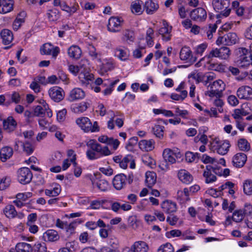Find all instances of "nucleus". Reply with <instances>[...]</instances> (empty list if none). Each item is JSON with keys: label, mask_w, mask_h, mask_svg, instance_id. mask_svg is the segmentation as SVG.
<instances>
[{"label": "nucleus", "mask_w": 252, "mask_h": 252, "mask_svg": "<svg viewBox=\"0 0 252 252\" xmlns=\"http://www.w3.org/2000/svg\"><path fill=\"white\" fill-rule=\"evenodd\" d=\"M3 213L9 219H13L18 215L15 207L12 205H6L3 209Z\"/></svg>", "instance_id": "32"}, {"label": "nucleus", "mask_w": 252, "mask_h": 252, "mask_svg": "<svg viewBox=\"0 0 252 252\" xmlns=\"http://www.w3.org/2000/svg\"><path fill=\"white\" fill-rule=\"evenodd\" d=\"M13 0H0V13L5 14L13 9Z\"/></svg>", "instance_id": "17"}, {"label": "nucleus", "mask_w": 252, "mask_h": 252, "mask_svg": "<svg viewBox=\"0 0 252 252\" xmlns=\"http://www.w3.org/2000/svg\"><path fill=\"white\" fill-rule=\"evenodd\" d=\"M9 100H11V103L14 102L15 103H18L20 101V95L17 92H14L12 94H9Z\"/></svg>", "instance_id": "59"}, {"label": "nucleus", "mask_w": 252, "mask_h": 252, "mask_svg": "<svg viewBox=\"0 0 252 252\" xmlns=\"http://www.w3.org/2000/svg\"><path fill=\"white\" fill-rule=\"evenodd\" d=\"M207 63H212L214 58H218L223 59L220 48H213L210 52L205 56Z\"/></svg>", "instance_id": "19"}, {"label": "nucleus", "mask_w": 252, "mask_h": 252, "mask_svg": "<svg viewBox=\"0 0 252 252\" xmlns=\"http://www.w3.org/2000/svg\"><path fill=\"white\" fill-rule=\"evenodd\" d=\"M157 175L154 172H147L146 173V184L149 188H151L156 184Z\"/></svg>", "instance_id": "29"}, {"label": "nucleus", "mask_w": 252, "mask_h": 252, "mask_svg": "<svg viewBox=\"0 0 252 252\" xmlns=\"http://www.w3.org/2000/svg\"><path fill=\"white\" fill-rule=\"evenodd\" d=\"M199 155L200 154L197 153H193L189 151L187 152L185 154L186 160L188 162L191 163L196 159H198Z\"/></svg>", "instance_id": "42"}, {"label": "nucleus", "mask_w": 252, "mask_h": 252, "mask_svg": "<svg viewBox=\"0 0 252 252\" xmlns=\"http://www.w3.org/2000/svg\"><path fill=\"white\" fill-rule=\"evenodd\" d=\"M221 56H223V60L227 59L230 55L231 51L230 49L226 46H222L220 48Z\"/></svg>", "instance_id": "56"}, {"label": "nucleus", "mask_w": 252, "mask_h": 252, "mask_svg": "<svg viewBox=\"0 0 252 252\" xmlns=\"http://www.w3.org/2000/svg\"><path fill=\"white\" fill-rule=\"evenodd\" d=\"M161 207L165 213L170 215L176 212L177 209L176 203L169 200L163 201Z\"/></svg>", "instance_id": "14"}, {"label": "nucleus", "mask_w": 252, "mask_h": 252, "mask_svg": "<svg viewBox=\"0 0 252 252\" xmlns=\"http://www.w3.org/2000/svg\"><path fill=\"white\" fill-rule=\"evenodd\" d=\"M243 190L247 195H251L252 194V181L248 179L245 181L243 183Z\"/></svg>", "instance_id": "41"}, {"label": "nucleus", "mask_w": 252, "mask_h": 252, "mask_svg": "<svg viewBox=\"0 0 252 252\" xmlns=\"http://www.w3.org/2000/svg\"><path fill=\"white\" fill-rule=\"evenodd\" d=\"M249 114L244 109H236L232 115L235 120H244L243 116H246Z\"/></svg>", "instance_id": "39"}, {"label": "nucleus", "mask_w": 252, "mask_h": 252, "mask_svg": "<svg viewBox=\"0 0 252 252\" xmlns=\"http://www.w3.org/2000/svg\"><path fill=\"white\" fill-rule=\"evenodd\" d=\"M17 180L23 185L30 183L32 178V173L28 167L20 168L17 172Z\"/></svg>", "instance_id": "4"}, {"label": "nucleus", "mask_w": 252, "mask_h": 252, "mask_svg": "<svg viewBox=\"0 0 252 252\" xmlns=\"http://www.w3.org/2000/svg\"><path fill=\"white\" fill-rule=\"evenodd\" d=\"M237 146L240 151L248 152L251 149V145L245 138L240 139L237 142Z\"/></svg>", "instance_id": "35"}, {"label": "nucleus", "mask_w": 252, "mask_h": 252, "mask_svg": "<svg viewBox=\"0 0 252 252\" xmlns=\"http://www.w3.org/2000/svg\"><path fill=\"white\" fill-rule=\"evenodd\" d=\"M90 71L88 61L82 59L80 61V82L82 86L88 88H93L94 75Z\"/></svg>", "instance_id": "1"}, {"label": "nucleus", "mask_w": 252, "mask_h": 252, "mask_svg": "<svg viewBox=\"0 0 252 252\" xmlns=\"http://www.w3.org/2000/svg\"><path fill=\"white\" fill-rule=\"evenodd\" d=\"M154 143L155 142L153 140H142L139 142L138 144L139 148L142 150L145 151H150L154 149Z\"/></svg>", "instance_id": "28"}, {"label": "nucleus", "mask_w": 252, "mask_h": 252, "mask_svg": "<svg viewBox=\"0 0 252 252\" xmlns=\"http://www.w3.org/2000/svg\"><path fill=\"white\" fill-rule=\"evenodd\" d=\"M60 48L56 46L54 47L50 43H45L40 48V52L42 55H51L56 59L60 53Z\"/></svg>", "instance_id": "7"}, {"label": "nucleus", "mask_w": 252, "mask_h": 252, "mask_svg": "<svg viewBox=\"0 0 252 252\" xmlns=\"http://www.w3.org/2000/svg\"><path fill=\"white\" fill-rule=\"evenodd\" d=\"M123 20L121 18L111 17L109 19L107 25L108 30L112 32H116L120 30Z\"/></svg>", "instance_id": "10"}, {"label": "nucleus", "mask_w": 252, "mask_h": 252, "mask_svg": "<svg viewBox=\"0 0 252 252\" xmlns=\"http://www.w3.org/2000/svg\"><path fill=\"white\" fill-rule=\"evenodd\" d=\"M43 238L45 241L53 242L58 240L60 236L57 231L50 229L43 233Z\"/></svg>", "instance_id": "21"}, {"label": "nucleus", "mask_w": 252, "mask_h": 252, "mask_svg": "<svg viewBox=\"0 0 252 252\" xmlns=\"http://www.w3.org/2000/svg\"><path fill=\"white\" fill-rule=\"evenodd\" d=\"M238 38L234 32H229L223 36L220 35L216 41L218 45L223 44L225 45H232L238 41Z\"/></svg>", "instance_id": "5"}, {"label": "nucleus", "mask_w": 252, "mask_h": 252, "mask_svg": "<svg viewBox=\"0 0 252 252\" xmlns=\"http://www.w3.org/2000/svg\"><path fill=\"white\" fill-rule=\"evenodd\" d=\"M164 27L159 29L158 33L157 34V35H159V34L161 35L163 40L165 41H168L171 38L170 33L171 31L172 27H169L167 24H164Z\"/></svg>", "instance_id": "20"}, {"label": "nucleus", "mask_w": 252, "mask_h": 252, "mask_svg": "<svg viewBox=\"0 0 252 252\" xmlns=\"http://www.w3.org/2000/svg\"><path fill=\"white\" fill-rule=\"evenodd\" d=\"M0 36L2 39V42L5 45L10 44L13 40V34L9 30L4 29L0 32Z\"/></svg>", "instance_id": "26"}, {"label": "nucleus", "mask_w": 252, "mask_h": 252, "mask_svg": "<svg viewBox=\"0 0 252 252\" xmlns=\"http://www.w3.org/2000/svg\"><path fill=\"white\" fill-rule=\"evenodd\" d=\"M216 143L218 144L217 151L219 154L224 155H225L229 151L230 146L228 141H220L215 140Z\"/></svg>", "instance_id": "18"}, {"label": "nucleus", "mask_w": 252, "mask_h": 252, "mask_svg": "<svg viewBox=\"0 0 252 252\" xmlns=\"http://www.w3.org/2000/svg\"><path fill=\"white\" fill-rule=\"evenodd\" d=\"M79 221L78 220L70 222L69 224L67 223L65 230L69 234H72L75 232V230L78 226Z\"/></svg>", "instance_id": "40"}, {"label": "nucleus", "mask_w": 252, "mask_h": 252, "mask_svg": "<svg viewBox=\"0 0 252 252\" xmlns=\"http://www.w3.org/2000/svg\"><path fill=\"white\" fill-rule=\"evenodd\" d=\"M191 54L192 52L189 47L184 46L180 51V58L181 60L188 61V62L192 64L196 61V58H193Z\"/></svg>", "instance_id": "12"}, {"label": "nucleus", "mask_w": 252, "mask_h": 252, "mask_svg": "<svg viewBox=\"0 0 252 252\" xmlns=\"http://www.w3.org/2000/svg\"><path fill=\"white\" fill-rule=\"evenodd\" d=\"M179 179L184 183L188 184L192 182L193 178L191 174L186 170H181L178 172Z\"/></svg>", "instance_id": "25"}, {"label": "nucleus", "mask_w": 252, "mask_h": 252, "mask_svg": "<svg viewBox=\"0 0 252 252\" xmlns=\"http://www.w3.org/2000/svg\"><path fill=\"white\" fill-rule=\"evenodd\" d=\"M10 179L9 177L3 178L0 181V190L6 189L10 185Z\"/></svg>", "instance_id": "57"}, {"label": "nucleus", "mask_w": 252, "mask_h": 252, "mask_svg": "<svg viewBox=\"0 0 252 252\" xmlns=\"http://www.w3.org/2000/svg\"><path fill=\"white\" fill-rule=\"evenodd\" d=\"M163 158L166 162H169L171 164L175 163L176 159L174 157L173 150L170 149H165L164 150L162 153Z\"/></svg>", "instance_id": "30"}, {"label": "nucleus", "mask_w": 252, "mask_h": 252, "mask_svg": "<svg viewBox=\"0 0 252 252\" xmlns=\"http://www.w3.org/2000/svg\"><path fill=\"white\" fill-rule=\"evenodd\" d=\"M66 114V110L65 109H63L59 111L57 114V121L59 122H62L64 121L65 119Z\"/></svg>", "instance_id": "61"}, {"label": "nucleus", "mask_w": 252, "mask_h": 252, "mask_svg": "<svg viewBox=\"0 0 252 252\" xmlns=\"http://www.w3.org/2000/svg\"><path fill=\"white\" fill-rule=\"evenodd\" d=\"M142 161L146 165L152 168H154L156 166L155 160L148 155L143 156L142 157Z\"/></svg>", "instance_id": "44"}, {"label": "nucleus", "mask_w": 252, "mask_h": 252, "mask_svg": "<svg viewBox=\"0 0 252 252\" xmlns=\"http://www.w3.org/2000/svg\"><path fill=\"white\" fill-rule=\"evenodd\" d=\"M237 95L241 99L251 100L252 99V89L248 86H241L237 91Z\"/></svg>", "instance_id": "9"}, {"label": "nucleus", "mask_w": 252, "mask_h": 252, "mask_svg": "<svg viewBox=\"0 0 252 252\" xmlns=\"http://www.w3.org/2000/svg\"><path fill=\"white\" fill-rule=\"evenodd\" d=\"M158 252H174V249L170 243H167L159 247Z\"/></svg>", "instance_id": "50"}, {"label": "nucleus", "mask_w": 252, "mask_h": 252, "mask_svg": "<svg viewBox=\"0 0 252 252\" xmlns=\"http://www.w3.org/2000/svg\"><path fill=\"white\" fill-rule=\"evenodd\" d=\"M68 100L70 101H74L79 99V88L73 89L69 94Z\"/></svg>", "instance_id": "52"}, {"label": "nucleus", "mask_w": 252, "mask_h": 252, "mask_svg": "<svg viewBox=\"0 0 252 252\" xmlns=\"http://www.w3.org/2000/svg\"><path fill=\"white\" fill-rule=\"evenodd\" d=\"M9 94L5 95H0V105L9 106L11 104V100H9Z\"/></svg>", "instance_id": "54"}, {"label": "nucleus", "mask_w": 252, "mask_h": 252, "mask_svg": "<svg viewBox=\"0 0 252 252\" xmlns=\"http://www.w3.org/2000/svg\"><path fill=\"white\" fill-rule=\"evenodd\" d=\"M143 1L140 0H135L132 1L130 5V8L132 13L137 15L141 14L143 12L142 8Z\"/></svg>", "instance_id": "23"}, {"label": "nucleus", "mask_w": 252, "mask_h": 252, "mask_svg": "<svg viewBox=\"0 0 252 252\" xmlns=\"http://www.w3.org/2000/svg\"><path fill=\"white\" fill-rule=\"evenodd\" d=\"M189 114L187 110H181L178 107L175 108V116H180L183 119H188Z\"/></svg>", "instance_id": "47"}, {"label": "nucleus", "mask_w": 252, "mask_h": 252, "mask_svg": "<svg viewBox=\"0 0 252 252\" xmlns=\"http://www.w3.org/2000/svg\"><path fill=\"white\" fill-rule=\"evenodd\" d=\"M240 55L236 61L238 64L242 67H246L250 65L252 61V55L248 52V50L245 48H240L238 49Z\"/></svg>", "instance_id": "3"}, {"label": "nucleus", "mask_w": 252, "mask_h": 252, "mask_svg": "<svg viewBox=\"0 0 252 252\" xmlns=\"http://www.w3.org/2000/svg\"><path fill=\"white\" fill-rule=\"evenodd\" d=\"M247 160V155L242 153H238L234 156L232 158V163L236 168L243 167Z\"/></svg>", "instance_id": "13"}, {"label": "nucleus", "mask_w": 252, "mask_h": 252, "mask_svg": "<svg viewBox=\"0 0 252 252\" xmlns=\"http://www.w3.org/2000/svg\"><path fill=\"white\" fill-rule=\"evenodd\" d=\"M211 65V66L212 67V68L215 70L220 71V72H223L225 70V66L222 64H218V63H213V61L212 62V63H209Z\"/></svg>", "instance_id": "63"}, {"label": "nucleus", "mask_w": 252, "mask_h": 252, "mask_svg": "<svg viewBox=\"0 0 252 252\" xmlns=\"http://www.w3.org/2000/svg\"><path fill=\"white\" fill-rule=\"evenodd\" d=\"M158 4L154 2L153 0H147L144 5V9L148 14H152L158 8Z\"/></svg>", "instance_id": "22"}, {"label": "nucleus", "mask_w": 252, "mask_h": 252, "mask_svg": "<svg viewBox=\"0 0 252 252\" xmlns=\"http://www.w3.org/2000/svg\"><path fill=\"white\" fill-rule=\"evenodd\" d=\"M108 244L112 249H116L119 245V240L115 236H110L108 239Z\"/></svg>", "instance_id": "55"}, {"label": "nucleus", "mask_w": 252, "mask_h": 252, "mask_svg": "<svg viewBox=\"0 0 252 252\" xmlns=\"http://www.w3.org/2000/svg\"><path fill=\"white\" fill-rule=\"evenodd\" d=\"M32 195V193H19L16 195V198L22 201H25L27 199L30 197Z\"/></svg>", "instance_id": "62"}, {"label": "nucleus", "mask_w": 252, "mask_h": 252, "mask_svg": "<svg viewBox=\"0 0 252 252\" xmlns=\"http://www.w3.org/2000/svg\"><path fill=\"white\" fill-rule=\"evenodd\" d=\"M80 127L85 132L90 131L92 128V123L90 120L87 117L80 118Z\"/></svg>", "instance_id": "31"}, {"label": "nucleus", "mask_w": 252, "mask_h": 252, "mask_svg": "<svg viewBox=\"0 0 252 252\" xmlns=\"http://www.w3.org/2000/svg\"><path fill=\"white\" fill-rule=\"evenodd\" d=\"M138 141V138L136 136L130 138L128 143L126 146V149L129 151H132L133 150V147L137 144Z\"/></svg>", "instance_id": "49"}, {"label": "nucleus", "mask_w": 252, "mask_h": 252, "mask_svg": "<svg viewBox=\"0 0 252 252\" xmlns=\"http://www.w3.org/2000/svg\"><path fill=\"white\" fill-rule=\"evenodd\" d=\"M203 175L205 178V183L207 184L213 183L217 180L216 176L211 172L208 173V171H204Z\"/></svg>", "instance_id": "48"}, {"label": "nucleus", "mask_w": 252, "mask_h": 252, "mask_svg": "<svg viewBox=\"0 0 252 252\" xmlns=\"http://www.w3.org/2000/svg\"><path fill=\"white\" fill-rule=\"evenodd\" d=\"M17 122L12 117H8L3 121V129L7 132L13 131L17 127Z\"/></svg>", "instance_id": "15"}, {"label": "nucleus", "mask_w": 252, "mask_h": 252, "mask_svg": "<svg viewBox=\"0 0 252 252\" xmlns=\"http://www.w3.org/2000/svg\"><path fill=\"white\" fill-rule=\"evenodd\" d=\"M132 159V156L128 155L126 156L123 159L121 160L120 166L123 168L126 169L127 167V163Z\"/></svg>", "instance_id": "53"}, {"label": "nucleus", "mask_w": 252, "mask_h": 252, "mask_svg": "<svg viewBox=\"0 0 252 252\" xmlns=\"http://www.w3.org/2000/svg\"><path fill=\"white\" fill-rule=\"evenodd\" d=\"M191 20L197 22H202L207 18V12L202 7H198L192 10L189 14Z\"/></svg>", "instance_id": "6"}, {"label": "nucleus", "mask_w": 252, "mask_h": 252, "mask_svg": "<svg viewBox=\"0 0 252 252\" xmlns=\"http://www.w3.org/2000/svg\"><path fill=\"white\" fill-rule=\"evenodd\" d=\"M115 55L120 59L123 61L126 60L128 57V53L127 51L121 48H118L116 49Z\"/></svg>", "instance_id": "37"}, {"label": "nucleus", "mask_w": 252, "mask_h": 252, "mask_svg": "<svg viewBox=\"0 0 252 252\" xmlns=\"http://www.w3.org/2000/svg\"><path fill=\"white\" fill-rule=\"evenodd\" d=\"M106 202L103 200H95L90 203V207L92 209H99L100 207L104 208V204Z\"/></svg>", "instance_id": "43"}, {"label": "nucleus", "mask_w": 252, "mask_h": 252, "mask_svg": "<svg viewBox=\"0 0 252 252\" xmlns=\"http://www.w3.org/2000/svg\"><path fill=\"white\" fill-rule=\"evenodd\" d=\"M43 107L40 105H37L34 109V113L37 116H40L45 113V110L48 108V105L44 102Z\"/></svg>", "instance_id": "45"}, {"label": "nucleus", "mask_w": 252, "mask_h": 252, "mask_svg": "<svg viewBox=\"0 0 252 252\" xmlns=\"http://www.w3.org/2000/svg\"><path fill=\"white\" fill-rule=\"evenodd\" d=\"M247 214V210H235L233 213L232 219L233 221L239 222L241 221L244 219V215Z\"/></svg>", "instance_id": "34"}, {"label": "nucleus", "mask_w": 252, "mask_h": 252, "mask_svg": "<svg viewBox=\"0 0 252 252\" xmlns=\"http://www.w3.org/2000/svg\"><path fill=\"white\" fill-rule=\"evenodd\" d=\"M214 9L216 12L224 17H227L231 12L229 0H213L212 2Z\"/></svg>", "instance_id": "2"}, {"label": "nucleus", "mask_w": 252, "mask_h": 252, "mask_svg": "<svg viewBox=\"0 0 252 252\" xmlns=\"http://www.w3.org/2000/svg\"><path fill=\"white\" fill-rule=\"evenodd\" d=\"M22 147L23 151L27 154L31 155L33 152V147L32 145L29 142L23 143Z\"/></svg>", "instance_id": "51"}, {"label": "nucleus", "mask_w": 252, "mask_h": 252, "mask_svg": "<svg viewBox=\"0 0 252 252\" xmlns=\"http://www.w3.org/2000/svg\"><path fill=\"white\" fill-rule=\"evenodd\" d=\"M12 155V148L9 147H3L0 151V159L2 162H5L7 159L11 157Z\"/></svg>", "instance_id": "27"}, {"label": "nucleus", "mask_w": 252, "mask_h": 252, "mask_svg": "<svg viewBox=\"0 0 252 252\" xmlns=\"http://www.w3.org/2000/svg\"><path fill=\"white\" fill-rule=\"evenodd\" d=\"M164 126L160 125H156L153 128V132L154 134L158 137L160 138L163 136Z\"/></svg>", "instance_id": "46"}, {"label": "nucleus", "mask_w": 252, "mask_h": 252, "mask_svg": "<svg viewBox=\"0 0 252 252\" xmlns=\"http://www.w3.org/2000/svg\"><path fill=\"white\" fill-rule=\"evenodd\" d=\"M67 155L68 158H70V161L75 166H76L77 163L76 162V155L75 154L74 151L70 149L67 151Z\"/></svg>", "instance_id": "58"}, {"label": "nucleus", "mask_w": 252, "mask_h": 252, "mask_svg": "<svg viewBox=\"0 0 252 252\" xmlns=\"http://www.w3.org/2000/svg\"><path fill=\"white\" fill-rule=\"evenodd\" d=\"M48 93L51 98L55 102H60L64 97L63 90L61 88L57 86L50 88Z\"/></svg>", "instance_id": "8"}, {"label": "nucleus", "mask_w": 252, "mask_h": 252, "mask_svg": "<svg viewBox=\"0 0 252 252\" xmlns=\"http://www.w3.org/2000/svg\"><path fill=\"white\" fill-rule=\"evenodd\" d=\"M51 189L52 196H57L61 193V187L60 185L55 184L54 185L53 189Z\"/></svg>", "instance_id": "64"}, {"label": "nucleus", "mask_w": 252, "mask_h": 252, "mask_svg": "<svg viewBox=\"0 0 252 252\" xmlns=\"http://www.w3.org/2000/svg\"><path fill=\"white\" fill-rule=\"evenodd\" d=\"M127 177L124 174H119L116 175L113 180L114 187L117 190H120L126 185Z\"/></svg>", "instance_id": "11"}, {"label": "nucleus", "mask_w": 252, "mask_h": 252, "mask_svg": "<svg viewBox=\"0 0 252 252\" xmlns=\"http://www.w3.org/2000/svg\"><path fill=\"white\" fill-rule=\"evenodd\" d=\"M47 15L50 21H56L60 17L59 12L55 8L49 10L47 13Z\"/></svg>", "instance_id": "38"}, {"label": "nucleus", "mask_w": 252, "mask_h": 252, "mask_svg": "<svg viewBox=\"0 0 252 252\" xmlns=\"http://www.w3.org/2000/svg\"><path fill=\"white\" fill-rule=\"evenodd\" d=\"M79 46L72 45L67 50L68 56L72 59L78 60L79 59Z\"/></svg>", "instance_id": "36"}, {"label": "nucleus", "mask_w": 252, "mask_h": 252, "mask_svg": "<svg viewBox=\"0 0 252 252\" xmlns=\"http://www.w3.org/2000/svg\"><path fill=\"white\" fill-rule=\"evenodd\" d=\"M148 250V245L142 241L135 242L130 248L132 252H147Z\"/></svg>", "instance_id": "16"}, {"label": "nucleus", "mask_w": 252, "mask_h": 252, "mask_svg": "<svg viewBox=\"0 0 252 252\" xmlns=\"http://www.w3.org/2000/svg\"><path fill=\"white\" fill-rule=\"evenodd\" d=\"M217 26L216 24L209 25V29L207 31V37L209 39H211L213 37V34L216 32Z\"/></svg>", "instance_id": "60"}, {"label": "nucleus", "mask_w": 252, "mask_h": 252, "mask_svg": "<svg viewBox=\"0 0 252 252\" xmlns=\"http://www.w3.org/2000/svg\"><path fill=\"white\" fill-rule=\"evenodd\" d=\"M94 187L100 190L105 191L107 189L108 187V182L105 179H96L93 181H91Z\"/></svg>", "instance_id": "24"}, {"label": "nucleus", "mask_w": 252, "mask_h": 252, "mask_svg": "<svg viewBox=\"0 0 252 252\" xmlns=\"http://www.w3.org/2000/svg\"><path fill=\"white\" fill-rule=\"evenodd\" d=\"M16 252H32V246L28 243L24 242L18 243L15 247Z\"/></svg>", "instance_id": "33"}]
</instances>
